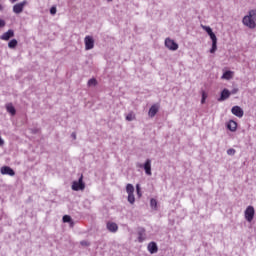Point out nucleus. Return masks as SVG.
<instances>
[{
    "label": "nucleus",
    "mask_w": 256,
    "mask_h": 256,
    "mask_svg": "<svg viewBox=\"0 0 256 256\" xmlns=\"http://www.w3.org/2000/svg\"><path fill=\"white\" fill-rule=\"evenodd\" d=\"M144 170H145L146 175H149V176L152 175V173H151V159H147L145 161Z\"/></svg>",
    "instance_id": "dca6fc26"
},
{
    "label": "nucleus",
    "mask_w": 256,
    "mask_h": 256,
    "mask_svg": "<svg viewBox=\"0 0 256 256\" xmlns=\"http://www.w3.org/2000/svg\"><path fill=\"white\" fill-rule=\"evenodd\" d=\"M158 250H159V248L157 247V243L150 242L148 244V251H149V253H151V255L157 253Z\"/></svg>",
    "instance_id": "2eb2a0df"
},
{
    "label": "nucleus",
    "mask_w": 256,
    "mask_h": 256,
    "mask_svg": "<svg viewBox=\"0 0 256 256\" xmlns=\"http://www.w3.org/2000/svg\"><path fill=\"white\" fill-rule=\"evenodd\" d=\"M84 44H85V50L91 51V49L95 47V40L93 39V36H86L84 38Z\"/></svg>",
    "instance_id": "423d86ee"
},
{
    "label": "nucleus",
    "mask_w": 256,
    "mask_h": 256,
    "mask_svg": "<svg viewBox=\"0 0 256 256\" xmlns=\"http://www.w3.org/2000/svg\"><path fill=\"white\" fill-rule=\"evenodd\" d=\"M50 13H51L52 15H56V14H57V7L52 6V7L50 8Z\"/></svg>",
    "instance_id": "c756f323"
},
{
    "label": "nucleus",
    "mask_w": 256,
    "mask_h": 256,
    "mask_svg": "<svg viewBox=\"0 0 256 256\" xmlns=\"http://www.w3.org/2000/svg\"><path fill=\"white\" fill-rule=\"evenodd\" d=\"M136 167H137L138 169H144V164L136 163Z\"/></svg>",
    "instance_id": "72a5a7b5"
},
{
    "label": "nucleus",
    "mask_w": 256,
    "mask_h": 256,
    "mask_svg": "<svg viewBox=\"0 0 256 256\" xmlns=\"http://www.w3.org/2000/svg\"><path fill=\"white\" fill-rule=\"evenodd\" d=\"M145 237H146L145 229L140 228L139 231H138V241H139V243H143V241H145Z\"/></svg>",
    "instance_id": "6ab92c4d"
},
{
    "label": "nucleus",
    "mask_w": 256,
    "mask_h": 256,
    "mask_svg": "<svg viewBox=\"0 0 256 256\" xmlns=\"http://www.w3.org/2000/svg\"><path fill=\"white\" fill-rule=\"evenodd\" d=\"M62 219L64 223H71V216L69 215H64Z\"/></svg>",
    "instance_id": "a878e982"
},
{
    "label": "nucleus",
    "mask_w": 256,
    "mask_h": 256,
    "mask_svg": "<svg viewBox=\"0 0 256 256\" xmlns=\"http://www.w3.org/2000/svg\"><path fill=\"white\" fill-rule=\"evenodd\" d=\"M239 92V89L237 88H234L231 92H230V95H235Z\"/></svg>",
    "instance_id": "473e14b6"
},
{
    "label": "nucleus",
    "mask_w": 256,
    "mask_h": 256,
    "mask_svg": "<svg viewBox=\"0 0 256 256\" xmlns=\"http://www.w3.org/2000/svg\"><path fill=\"white\" fill-rule=\"evenodd\" d=\"M126 192L128 194V202L130 205H133L135 203V187L133 184H127L126 185Z\"/></svg>",
    "instance_id": "f03ea898"
},
{
    "label": "nucleus",
    "mask_w": 256,
    "mask_h": 256,
    "mask_svg": "<svg viewBox=\"0 0 256 256\" xmlns=\"http://www.w3.org/2000/svg\"><path fill=\"white\" fill-rule=\"evenodd\" d=\"M17 39H12L9 43H8V47L9 49H15V47H17Z\"/></svg>",
    "instance_id": "412c9836"
},
{
    "label": "nucleus",
    "mask_w": 256,
    "mask_h": 256,
    "mask_svg": "<svg viewBox=\"0 0 256 256\" xmlns=\"http://www.w3.org/2000/svg\"><path fill=\"white\" fill-rule=\"evenodd\" d=\"M97 85V79L92 78L88 81V87H95Z\"/></svg>",
    "instance_id": "4be33fe9"
},
{
    "label": "nucleus",
    "mask_w": 256,
    "mask_h": 256,
    "mask_svg": "<svg viewBox=\"0 0 256 256\" xmlns=\"http://www.w3.org/2000/svg\"><path fill=\"white\" fill-rule=\"evenodd\" d=\"M12 37H15V31L10 29L7 32H5L3 35H1L0 39L2 41H9V39H11Z\"/></svg>",
    "instance_id": "9b49d317"
},
{
    "label": "nucleus",
    "mask_w": 256,
    "mask_h": 256,
    "mask_svg": "<svg viewBox=\"0 0 256 256\" xmlns=\"http://www.w3.org/2000/svg\"><path fill=\"white\" fill-rule=\"evenodd\" d=\"M208 35L212 41V48L210 49V53H215V51H217V36L213 32Z\"/></svg>",
    "instance_id": "6e6552de"
},
{
    "label": "nucleus",
    "mask_w": 256,
    "mask_h": 256,
    "mask_svg": "<svg viewBox=\"0 0 256 256\" xmlns=\"http://www.w3.org/2000/svg\"><path fill=\"white\" fill-rule=\"evenodd\" d=\"M243 25L248 27V29H255L256 27V10H250L248 15L244 16L242 19Z\"/></svg>",
    "instance_id": "f257e3e1"
},
{
    "label": "nucleus",
    "mask_w": 256,
    "mask_h": 256,
    "mask_svg": "<svg viewBox=\"0 0 256 256\" xmlns=\"http://www.w3.org/2000/svg\"><path fill=\"white\" fill-rule=\"evenodd\" d=\"M235 153H237V151L233 148H230L227 150V155L233 156V155H235Z\"/></svg>",
    "instance_id": "cd10ccee"
},
{
    "label": "nucleus",
    "mask_w": 256,
    "mask_h": 256,
    "mask_svg": "<svg viewBox=\"0 0 256 256\" xmlns=\"http://www.w3.org/2000/svg\"><path fill=\"white\" fill-rule=\"evenodd\" d=\"M150 206L152 207V209H157V200L152 198L150 200Z\"/></svg>",
    "instance_id": "5701e85b"
},
{
    "label": "nucleus",
    "mask_w": 256,
    "mask_h": 256,
    "mask_svg": "<svg viewBox=\"0 0 256 256\" xmlns=\"http://www.w3.org/2000/svg\"><path fill=\"white\" fill-rule=\"evenodd\" d=\"M244 216L246 221H248V223H251V221H253L255 217V208L253 206H248L244 212Z\"/></svg>",
    "instance_id": "20e7f679"
},
{
    "label": "nucleus",
    "mask_w": 256,
    "mask_h": 256,
    "mask_svg": "<svg viewBox=\"0 0 256 256\" xmlns=\"http://www.w3.org/2000/svg\"><path fill=\"white\" fill-rule=\"evenodd\" d=\"M206 99H207V93H205V91H203L202 92V99H201L202 105L205 103Z\"/></svg>",
    "instance_id": "c85d7f7f"
},
{
    "label": "nucleus",
    "mask_w": 256,
    "mask_h": 256,
    "mask_svg": "<svg viewBox=\"0 0 256 256\" xmlns=\"http://www.w3.org/2000/svg\"><path fill=\"white\" fill-rule=\"evenodd\" d=\"M229 97H231V92L225 88L224 90H222L218 101H227V99H229Z\"/></svg>",
    "instance_id": "f8f14e48"
},
{
    "label": "nucleus",
    "mask_w": 256,
    "mask_h": 256,
    "mask_svg": "<svg viewBox=\"0 0 256 256\" xmlns=\"http://www.w3.org/2000/svg\"><path fill=\"white\" fill-rule=\"evenodd\" d=\"M5 25H7V23L5 22V20L0 19V29H3V27H5Z\"/></svg>",
    "instance_id": "7c9ffc66"
},
{
    "label": "nucleus",
    "mask_w": 256,
    "mask_h": 256,
    "mask_svg": "<svg viewBox=\"0 0 256 256\" xmlns=\"http://www.w3.org/2000/svg\"><path fill=\"white\" fill-rule=\"evenodd\" d=\"M25 5H27V0H24L20 3L15 4L13 6V13H15L16 15L23 13V9H25Z\"/></svg>",
    "instance_id": "0eeeda50"
},
{
    "label": "nucleus",
    "mask_w": 256,
    "mask_h": 256,
    "mask_svg": "<svg viewBox=\"0 0 256 256\" xmlns=\"http://www.w3.org/2000/svg\"><path fill=\"white\" fill-rule=\"evenodd\" d=\"M134 119H135V114H133V113H129L126 116V121H134Z\"/></svg>",
    "instance_id": "393cba45"
},
{
    "label": "nucleus",
    "mask_w": 256,
    "mask_h": 256,
    "mask_svg": "<svg viewBox=\"0 0 256 256\" xmlns=\"http://www.w3.org/2000/svg\"><path fill=\"white\" fill-rule=\"evenodd\" d=\"M202 29H204V31H206V33L208 35H210L211 33H213V29H211V27L209 26H202Z\"/></svg>",
    "instance_id": "b1692460"
},
{
    "label": "nucleus",
    "mask_w": 256,
    "mask_h": 256,
    "mask_svg": "<svg viewBox=\"0 0 256 256\" xmlns=\"http://www.w3.org/2000/svg\"><path fill=\"white\" fill-rule=\"evenodd\" d=\"M5 141L2 140L1 136H0V146L4 145Z\"/></svg>",
    "instance_id": "f704fd0d"
},
{
    "label": "nucleus",
    "mask_w": 256,
    "mask_h": 256,
    "mask_svg": "<svg viewBox=\"0 0 256 256\" xmlns=\"http://www.w3.org/2000/svg\"><path fill=\"white\" fill-rule=\"evenodd\" d=\"M6 111L12 116H15L17 113V110L15 109V106H13V103L6 104Z\"/></svg>",
    "instance_id": "f3484780"
},
{
    "label": "nucleus",
    "mask_w": 256,
    "mask_h": 256,
    "mask_svg": "<svg viewBox=\"0 0 256 256\" xmlns=\"http://www.w3.org/2000/svg\"><path fill=\"white\" fill-rule=\"evenodd\" d=\"M0 173L2 175H9L10 177H14L15 171L9 167V166H4L0 169Z\"/></svg>",
    "instance_id": "9d476101"
},
{
    "label": "nucleus",
    "mask_w": 256,
    "mask_h": 256,
    "mask_svg": "<svg viewBox=\"0 0 256 256\" xmlns=\"http://www.w3.org/2000/svg\"><path fill=\"white\" fill-rule=\"evenodd\" d=\"M80 244H81L83 247H89V245H90L89 242H87V241H85V240L81 241Z\"/></svg>",
    "instance_id": "2f4dec72"
},
{
    "label": "nucleus",
    "mask_w": 256,
    "mask_h": 256,
    "mask_svg": "<svg viewBox=\"0 0 256 256\" xmlns=\"http://www.w3.org/2000/svg\"><path fill=\"white\" fill-rule=\"evenodd\" d=\"M0 11H3V5L0 4Z\"/></svg>",
    "instance_id": "e433bc0d"
},
{
    "label": "nucleus",
    "mask_w": 256,
    "mask_h": 256,
    "mask_svg": "<svg viewBox=\"0 0 256 256\" xmlns=\"http://www.w3.org/2000/svg\"><path fill=\"white\" fill-rule=\"evenodd\" d=\"M136 192H137V196L139 198L142 197V194H141V186L139 184L136 185Z\"/></svg>",
    "instance_id": "bb28decb"
},
{
    "label": "nucleus",
    "mask_w": 256,
    "mask_h": 256,
    "mask_svg": "<svg viewBox=\"0 0 256 256\" xmlns=\"http://www.w3.org/2000/svg\"><path fill=\"white\" fill-rule=\"evenodd\" d=\"M85 183L83 182V175L80 176L78 181L72 183V191H84Z\"/></svg>",
    "instance_id": "7ed1b4c3"
},
{
    "label": "nucleus",
    "mask_w": 256,
    "mask_h": 256,
    "mask_svg": "<svg viewBox=\"0 0 256 256\" xmlns=\"http://www.w3.org/2000/svg\"><path fill=\"white\" fill-rule=\"evenodd\" d=\"M165 47L170 51H177L179 49V44H177L173 39L166 38L165 39Z\"/></svg>",
    "instance_id": "39448f33"
},
{
    "label": "nucleus",
    "mask_w": 256,
    "mask_h": 256,
    "mask_svg": "<svg viewBox=\"0 0 256 256\" xmlns=\"http://www.w3.org/2000/svg\"><path fill=\"white\" fill-rule=\"evenodd\" d=\"M108 231H110L111 233H117L119 226H117V223L115 222H108L106 225Z\"/></svg>",
    "instance_id": "4468645a"
},
{
    "label": "nucleus",
    "mask_w": 256,
    "mask_h": 256,
    "mask_svg": "<svg viewBox=\"0 0 256 256\" xmlns=\"http://www.w3.org/2000/svg\"><path fill=\"white\" fill-rule=\"evenodd\" d=\"M159 113V105L154 104L150 107L148 115L149 117H155Z\"/></svg>",
    "instance_id": "ddd939ff"
},
{
    "label": "nucleus",
    "mask_w": 256,
    "mask_h": 256,
    "mask_svg": "<svg viewBox=\"0 0 256 256\" xmlns=\"http://www.w3.org/2000/svg\"><path fill=\"white\" fill-rule=\"evenodd\" d=\"M227 129L232 132L237 131V122H235L234 120H230L227 124Z\"/></svg>",
    "instance_id": "a211bd4d"
},
{
    "label": "nucleus",
    "mask_w": 256,
    "mask_h": 256,
    "mask_svg": "<svg viewBox=\"0 0 256 256\" xmlns=\"http://www.w3.org/2000/svg\"><path fill=\"white\" fill-rule=\"evenodd\" d=\"M221 79H226V81L233 79V71L228 70V71L224 72Z\"/></svg>",
    "instance_id": "aec40b11"
},
{
    "label": "nucleus",
    "mask_w": 256,
    "mask_h": 256,
    "mask_svg": "<svg viewBox=\"0 0 256 256\" xmlns=\"http://www.w3.org/2000/svg\"><path fill=\"white\" fill-rule=\"evenodd\" d=\"M109 2L113 1V0H108Z\"/></svg>",
    "instance_id": "4c0bfd02"
},
{
    "label": "nucleus",
    "mask_w": 256,
    "mask_h": 256,
    "mask_svg": "<svg viewBox=\"0 0 256 256\" xmlns=\"http://www.w3.org/2000/svg\"><path fill=\"white\" fill-rule=\"evenodd\" d=\"M231 113H232V115H235V117H239L240 119L245 114L243 112V109L239 106H233L231 109Z\"/></svg>",
    "instance_id": "1a4fd4ad"
},
{
    "label": "nucleus",
    "mask_w": 256,
    "mask_h": 256,
    "mask_svg": "<svg viewBox=\"0 0 256 256\" xmlns=\"http://www.w3.org/2000/svg\"><path fill=\"white\" fill-rule=\"evenodd\" d=\"M73 139H77V135L75 133H72Z\"/></svg>",
    "instance_id": "c9c22d12"
}]
</instances>
